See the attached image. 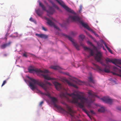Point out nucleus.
<instances>
[{
	"label": "nucleus",
	"mask_w": 121,
	"mask_h": 121,
	"mask_svg": "<svg viewBox=\"0 0 121 121\" xmlns=\"http://www.w3.org/2000/svg\"><path fill=\"white\" fill-rule=\"evenodd\" d=\"M53 84L57 90H60L62 89L64 90V91L61 92L60 94V96L61 98H65L69 100L68 96L72 97V99L70 100V102L72 103L78 104L79 106L82 109V110L87 114L91 119L92 120V118L91 116L85 109L84 108V104L86 103H89L93 102L95 100V97H98L95 94L94 92L91 90H89L88 92L89 95V97L86 98L77 93L75 94V92L71 94L68 93L65 89L63 88L61 84L59 83L55 82H54Z\"/></svg>",
	"instance_id": "1"
},
{
	"label": "nucleus",
	"mask_w": 121,
	"mask_h": 121,
	"mask_svg": "<svg viewBox=\"0 0 121 121\" xmlns=\"http://www.w3.org/2000/svg\"><path fill=\"white\" fill-rule=\"evenodd\" d=\"M28 78L30 80V81L29 82L30 87V89L33 91L37 88L36 84L42 87L47 92V89L48 88L47 85L49 86L52 85L51 84L45 80L44 81V83L41 81H39L38 80H35L29 77H28Z\"/></svg>",
	"instance_id": "2"
},
{
	"label": "nucleus",
	"mask_w": 121,
	"mask_h": 121,
	"mask_svg": "<svg viewBox=\"0 0 121 121\" xmlns=\"http://www.w3.org/2000/svg\"><path fill=\"white\" fill-rule=\"evenodd\" d=\"M69 19L71 20V21H67V22H69L71 21L78 22L81 24L84 27L93 33L96 36L99 37V35L98 34L96 33L95 31L89 27L86 23H84L82 20H81V18L77 15H70L69 16Z\"/></svg>",
	"instance_id": "3"
},
{
	"label": "nucleus",
	"mask_w": 121,
	"mask_h": 121,
	"mask_svg": "<svg viewBox=\"0 0 121 121\" xmlns=\"http://www.w3.org/2000/svg\"><path fill=\"white\" fill-rule=\"evenodd\" d=\"M28 70L29 72L30 73H34L35 72L40 73L45 79L50 80L52 79V78L49 77L47 75V73L49 72L48 70H44L43 71H42L40 69H35L33 67L30 66L29 67Z\"/></svg>",
	"instance_id": "4"
},
{
	"label": "nucleus",
	"mask_w": 121,
	"mask_h": 121,
	"mask_svg": "<svg viewBox=\"0 0 121 121\" xmlns=\"http://www.w3.org/2000/svg\"><path fill=\"white\" fill-rule=\"evenodd\" d=\"M58 4L63 7L66 11L68 12L73 14L75 15H76V13L72 10L69 8L68 6H66L63 2L61 0H55Z\"/></svg>",
	"instance_id": "5"
},
{
	"label": "nucleus",
	"mask_w": 121,
	"mask_h": 121,
	"mask_svg": "<svg viewBox=\"0 0 121 121\" xmlns=\"http://www.w3.org/2000/svg\"><path fill=\"white\" fill-rule=\"evenodd\" d=\"M62 103L66 105V108L68 111H67L65 110L64 109L62 108H60V107L58 106L59 108V107H60L61 109L64 112H66L67 114H70L71 117H74V114L75 113V112L73 111L69 106L64 102Z\"/></svg>",
	"instance_id": "6"
},
{
	"label": "nucleus",
	"mask_w": 121,
	"mask_h": 121,
	"mask_svg": "<svg viewBox=\"0 0 121 121\" xmlns=\"http://www.w3.org/2000/svg\"><path fill=\"white\" fill-rule=\"evenodd\" d=\"M39 6L41 7L43 9L47 12L48 13V15L49 16V15L52 14H53L55 10L52 7L49 6V9L48 10H47L46 9L45 7L40 1L39 2Z\"/></svg>",
	"instance_id": "7"
},
{
	"label": "nucleus",
	"mask_w": 121,
	"mask_h": 121,
	"mask_svg": "<svg viewBox=\"0 0 121 121\" xmlns=\"http://www.w3.org/2000/svg\"><path fill=\"white\" fill-rule=\"evenodd\" d=\"M93 64L97 69L99 70L100 71L102 72H104L106 73H109L110 72V69L109 68H108V67L107 66L105 67L104 69H103V68L100 67L98 65L94 63H93Z\"/></svg>",
	"instance_id": "8"
},
{
	"label": "nucleus",
	"mask_w": 121,
	"mask_h": 121,
	"mask_svg": "<svg viewBox=\"0 0 121 121\" xmlns=\"http://www.w3.org/2000/svg\"><path fill=\"white\" fill-rule=\"evenodd\" d=\"M95 59L98 62L102 60V52L100 51L97 52L95 56Z\"/></svg>",
	"instance_id": "9"
},
{
	"label": "nucleus",
	"mask_w": 121,
	"mask_h": 121,
	"mask_svg": "<svg viewBox=\"0 0 121 121\" xmlns=\"http://www.w3.org/2000/svg\"><path fill=\"white\" fill-rule=\"evenodd\" d=\"M65 36L66 38H68L69 40L71 42L73 46L75 47L77 50H79V46L73 41V40L71 37L67 35H65Z\"/></svg>",
	"instance_id": "10"
},
{
	"label": "nucleus",
	"mask_w": 121,
	"mask_h": 121,
	"mask_svg": "<svg viewBox=\"0 0 121 121\" xmlns=\"http://www.w3.org/2000/svg\"><path fill=\"white\" fill-rule=\"evenodd\" d=\"M45 19L47 21V23L49 25L51 26H53L55 28H56L57 30H60L59 28L50 19L47 17H45Z\"/></svg>",
	"instance_id": "11"
},
{
	"label": "nucleus",
	"mask_w": 121,
	"mask_h": 121,
	"mask_svg": "<svg viewBox=\"0 0 121 121\" xmlns=\"http://www.w3.org/2000/svg\"><path fill=\"white\" fill-rule=\"evenodd\" d=\"M102 100L105 102L111 104L113 101V99H110L108 96H106L102 99Z\"/></svg>",
	"instance_id": "12"
},
{
	"label": "nucleus",
	"mask_w": 121,
	"mask_h": 121,
	"mask_svg": "<svg viewBox=\"0 0 121 121\" xmlns=\"http://www.w3.org/2000/svg\"><path fill=\"white\" fill-rule=\"evenodd\" d=\"M51 101L53 103V104L54 107L57 108H58L59 107L57 105L56 103L57 102V99L55 97H51L50 98Z\"/></svg>",
	"instance_id": "13"
},
{
	"label": "nucleus",
	"mask_w": 121,
	"mask_h": 121,
	"mask_svg": "<svg viewBox=\"0 0 121 121\" xmlns=\"http://www.w3.org/2000/svg\"><path fill=\"white\" fill-rule=\"evenodd\" d=\"M117 60V59H114L112 60L108 58H106L105 60L107 63L108 62H112L115 65L117 64V62H119L117 61L118 60Z\"/></svg>",
	"instance_id": "14"
},
{
	"label": "nucleus",
	"mask_w": 121,
	"mask_h": 121,
	"mask_svg": "<svg viewBox=\"0 0 121 121\" xmlns=\"http://www.w3.org/2000/svg\"><path fill=\"white\" fill-rule=\"evenodd\" d=\"M11 43V42H9L8 43L4 44L0 46V48L2 49H5L7 47L9 46L10 45Z\"/></svg>",
	"instance_id": "15"
},
{
	"label": "nucleus",
	"mask_w": 121,
	"mask_h": 121,
	"mask_svg": "<svg viewBox=\"0 0 121 121\" xmlns=\"http://www.w3.org/2000/svg\"><path fill=\"white\" fill-rule=\"evenodd\" d=\"M84 50L86 51H90V55L91 56H93L94 55V52L90 48L86 47H84Z\"/></svg>",
	"instance_id": "16"
},
{
	"label": "nucleus",
	"mask_w": 121,
	"mask_h": 121,
	"mask_svg": "<svg viewBox=\"0 0 121 121\" xmlns=\"http://www.w3.org/2000/svg\"><path fill=\"white\" fill-rule=\"evenodd\" d=\"M35 35L36 36H37L40 38H44V39H46L48 37V36L47 35L42 34H39L36 33L35 34Z\"/></svg>",
	"instance_id": "17"
},
{
	"label": "nucleus",
	"mask_w": 121,
	"mask_h": 121,
	"mask_svg": "<svg viewBox=\"0 0 121 121\" xmlns=\"http://www.w3.org/2000/svg\"><path fill=\"white\" fill-rule=\"evenodd\" d=\"M66 83L68 84L69 86H73L76 88H78V87L75 85L73 84L72 83L70 82L69 80H66Z\"/></svg>",
	"instance_id": "18"
},
{
	"label": "nucleus",
	"mask_w": 121,
	"mask_h": 121,
	"mask_svg": "<svg viewBox=\"0 0 121 121\" xmlns=\"http://www.w3.org/2000/svg\"><path fill=\"white\" fill-rule=\"evenodd\" d=\"M50 68L55 70H60L61 69V68L58 66H51Z\"/></svg>",
	"instance_id": "19"
},
{
	"label": "nucleus",
	"mask_w": 121,
	"mask_h": 121,
	"mask_svg": "<svg viewBox=\"0 0 121 121\" xmlns=\"http://www.w3.org/2000/svg\"><path fill=\"white\" fill-rule=\"evenodd\" d=\"M90 75L91 76L88 78L89 81L90 82L94 84L95 83V81L93 80L92 78V77L91 73H90Z\"/></svg>",
	"instance_id": "20"
},
{
	"label": "nucleus",
	"mask_w": 121,
	"mask_h": 121,
	"mask_svg": "<svg viewBox=\"0 0 121 121\" xmlns=\"http://www.w3.org/2000/svg\"><path fill=\"white\" fill-rule=\"evenodd\" d=\"M36 13L38 15L41 16L43 14V12L42 11H40V9H38L36 10Z\"/></svg>",
	"instance_id": "21"
},
{
	"label": "nucleus",
	"mask_w": 121,
	"mask_h": 121,
	"mask_svg": "<svg viewBox=\"0 0 121 121\" xmlns=\"http://www.w3.org/2000/svg\"><path fill=\"white\" fill-rule=\"evenodd\" d=\"M103 43L104 44V45L106 48L111 53H112V51L110 49V48L108 47L106 43L105 42H104Z\"/></svg>",
	"instance_id": "22"
},
{
	"label": "nucleus",
	"mask_w": 121,
	"mask_h": 121,
	"mask_svg": "<svg viewBox=\"0 0 121 121\" xmlns=\"http://www.w3.org/2000/svg\"><path fill=\"white\" fill-rule=\"evenodd\" d=\"M50 2L52 4L53 7H55L58 10L59 9V7L56 6V5L53 2L51 1H50Z\"/></svg>",
	"instance_id": "23"
},
{
	"label": "nucleus",
	"mask_w": 121,
	"mask_h": 121,
	"mask_svg": "<svg viewBox=\"0 0 121 121\" xmlns=\"http://www.w3.org/2000/svg\"><path fill=\"white\" fill-rule=\"evenodd\" d=\"M105 109L104 108L101 107L100 109L98 110V112H104L105 111Z\"/></svg>",
	"instance_id": "24"
},
{
	"label": "nucleus",
	"mask_w": 121,
	"mask_h": 121,
	"mask_svg": "<svg viewBox=\"0 0 121 121\" xmlns=\"http://www.w3.org/2000/svg\"><path fill=\"white\" fill-rule=\"evenodd\" d=\"M85 37V36L83 35H80L79 36V39H82V41H83V40L84 39V38Z\"/></svg>",
	"instance_id": "25"
},
{
	"label": "nucleus",
	"mask_w": 121,
	"mask_h": 121,
	"mask_svg": "<svg viewBox=\"0 0 121 121\" xmlns=\"http://www.w3.org/2000/svg\"><path fill=\"white\" fill-rule=\"evenodd\" d=\"M87 43L89 44L90 45L92 46H93L94 48H95V46L90 41H87Z\"/></svg>",
	"instance_id": "26"
},
{
	"label": "nucleus",
	"mask_w": 121,
	"mask_h": 121,
	"mask_svg": "<svg viewBox=\"0 0 121 121\" xmlns=\"http://www.w3.org/2000/svg\"><path fill=\"white\" fill-rule=\"evenodd\" d=\"M99 62H100L103 66H105V67L107 66L102 61V60H100V61Z\"/></svg>",
	"instance_id": "27"
},
{
	"label": "nucleus",
	"mask_w": 121,
	"mask_h": 121,
	"mask_svg": "<svg viewBox=\"0 0 121 121\" xmlns=\"http://www.w3.org/2000/svg\"><path fill=\"white\" fill-rule=\"evenodd\" d=\"M45 95L48 96L50 98V97H52L50 95V94L48 93V92L47 93H45Z\"/></svg>",
	"instance_id": "28"
},
{
	"label": "nucleus",
	"mask_w": 121,
	"mask_h": 121,
	"mask_svg": "<svg viewBox=\"0 0 121 121\" xmlns=\"http://www.w3.org/2000/svg\"><path fill=\"white\" fill-rule=\"evenodd\" d=\"M82 5H81L80 6V9L79 10V12L80 13H81L82 9Z\"/></svg>",
	"instance_id": "29"
},
{
	"label": "nucleus",
	"mask_w": 121,
	"mask_h": 121,
	"mask_svg": "<svg viewBox=\"0 0 121 121\" xmlns=\"http://www.w3.org/2000/svg\"><path fill=\"white\" fill-rule=\"evenodd\" d=\"M117 60H118L117 61L119 62H117V64H121V60L118 59H117Z\"/></svg>",
	"instance_id": "30"
},
{
	"label": "nucleus",
	"mask_w": 121,
	"mask_h": 121,
	"mask_svg": "<svg viewBox=\"0 0 121 121\" xmlns=\"http://www.w3.org/2000/svg\"><path fill=\"white\" fill-rule=\"evenodd\" d=\"M6 82H7L6 80H4L3 82L2 85L1 86H3L6 83Z\"/></svg>",
	"instance_id": "31"
},
{
	"label": "nucleus",
	"mask_w": 121,
	"mask_h": 121,
	"mask_svg": "<svg viewBox=\"0 0 121 121\" xmlns=\"http://www.w3.org/2000/svg\"><path fill=\"white\" fill-rule=\"evenodd\" d=\"M77 34V33L76 32H71V35H72L74 36H75Z\"/></svg>",
	"instance_id": "32"
},
{
	"label": "nucleus",
	"mask_w": 121,
	"mask_h": 121,
	"mask_svg": "<svg viewBox=\"0 0 121 121\" xmlns=\"http://www.w3.org/2000/svg\"><path fill=\"white\" fill-rule=\"evenodd\" d=\"M42 29L45 31H46L47 30V29L45 28L44 26H42Z\"/></svg>",
	"instance_id": "33"
},
{
	"label": "nucleus",
	"mask_w": 121,
	"mask_h": 121,
	"mask_svg": "<svg viewBox=\"0 0 121 121\" xmlns=\"http://www.w3.org/2000/svg\"><path fill=\"white\" fill-rule=\"evenodd\" d=\"M27 53L26 52H25L23 54V56L26 57H27Z\"/></svg>",
	"instance_id": "34"
},
{
	"label": "nucleus",
	"mask_w": 121,
	"mask_h": 121,
	"mask_svg": "<svg viewBox=\"0 0 121 121\" xmlns=\"http://www.w3.org/2000/svg\"><path fill=\"white\" fill-rule=\"evenodd\" d=\"M43 102L42 101L40 102V103L39 104V106L41 107L42 106V104H43Z\"/></svg>",
	"instance_id": "35"
},
{
	"label": "nucleus",
	"mask_w": 121,
	"mask_h": 121,
	"mask_svg": "<svg viewBox=\"0 0 121 121\" xmlns=\"http://www.w3.org/2000/svg\"><path fill=\"white\" fill-rule=\"evenodd\" d=\"M90 112L92 114H95V112L92 110H90Z\"/></svg>",
	"instance_id": "36"
},
{
	"label": "nucleus",
	"mask_w": 121,
	"mask_h": 121,
	"mask_svg": "<svg viewBox=\"0 0 121 121\" xmlns=\"http://www.w3.org/2000/svg\"><path fill=\"white\" fill-rule=\"evenodd\" d=\"M30 20L32 22H34V20L33 19V18L31 17L30 18Z\"/></svg>",
	"instance_id": "37"
},
{
	"label": "nucleus",
	"mask_w": 121,
	"mask_h": 121,
	"mask_svg": "<svg viewBox=\"0 0 121 121\" xmlns=\"http://www.w3.org/2000/svg\"><path fill=\"white\" fill-rule=\"evenodd\" d=\"M120 68H121V67L120 66H118ZM119 72L121 74L120 75V77H121V70L120 69L119 70Z\"/></svg>",
	"instance_id": "38"
},
{
	"label": "nucleus",
	"mask_w": 121,
	"mask_h": 121,
	"mask_svg": "<svg viewBox=\"0 0 121 121\" xmlns=\"http://www.w3.org/2000/svg\"><path fill=\"white\" fill-rule=\"evenodd\" d=\"M80 44L82 46H83L84 44L83 43H82L81 42H80Z\"/></svg>",
	"instance_id": "39"
},
{
	"label": "nucleus",
	"mask_w": 121,
	"mask_h": 121,
	"mask_svg": "<svg viewBox=\"0 0 121 121\" xmlns=\"http://www.w3.org/2000/svg\"><path fill=\"white\" fill-rule=\"evenodd\" d=\"M50 18L52 20H54V21L55 20V19L52 17H50Z\"/></svg>",
	"instance_id": "40"
},
{
	"label": "nucleus",
	"mask_w": 121,
	"mask_h": 121,
	"mask_svg": "<svg viewBox=\"0 0 121 121\" xmlns=\"http://www.w3.org/2000/svg\"><path fill=\"white\" fill-rule=\"evenodd\" d=\"M65 74H66L67 75H69V73H66Z\"/></svg>",
	"instance_id": "41"
},
{
	"label": "nucleus",
	"mask_w": 121,
	"mask_h": 121,
	"mask_svg": "<svg viewBox=\"0 0 121 121\" xmlns=\"http://www.w3.org/2000/svg\"><path fill=\"white\" fill-rule=\"evenodd\" d=\"M86 85H89V86H91L89 84V83H88V84H86Z\"/></svg>",
	"instance_id": "42"
},
{
	"label": "nucleus",
	"mask_w": 121,
	"mask_h": 121,
	"mask_svg": "<svg viewBox=\"0 0 121 121\" xmlns=\"http://www.w3.org/2000/svg\"><path fill=\"white\" fill-rule=\"evenodd\" d=\"M9 35L7 33L6 34V36H7L8 35Z\"/></svg>",
	"instance_id": "43"
},
{
	"label": "nucleus",
	"mask_w": 121,
	"mask_h": 121,
	"mask_svg": "<svg viewBox=\"0 0 121 121\" xmlns=\"http://www.w3.org/2000/svg\"><path fill=\"white\" fill-rule=\"evenodd\" d=\"M90 36L91 37H92V36H91V35H90Z\"/></svg>",
	"instance_id": "44"
},
{
	"label": "nucleus",
	"mask_w": 121,
	"mask_h": 121,
	"mask_svg": "<svg viewBox=\"0 0 121 121\" xmlns=\"http://www.w3.org/2000/svg\"><path fill=\"white\" fill-rule=\"evenodd\" d=\"M113 74H115V73H113Z\"/></svg>",
	"instance_id": "45"
},
{
	"label": "nucleus",
	"mask_w": 121,
	"mask_h": 121,
	"mask_svg": "<svg viewBox=\"0 0 121 121\" xmlns=\"http://www.w3.org/2000/svg\"><path fill=\"white\" fill-rule=\"evenodd\" d=\"M115 68H116V69H117V67H115Z\"/></svg>",
	"instance_id": "46"
},
{
	"label": "nucleus",
	"mask_w": 121,
	"mask_h": 121,
	"mask_svg": "<svg viewBox=\"0 0 121 121\" xmlns=\"http://www.w3.org/2000/svg\"><path fill=\"white\" fill-rule=\"evenodd\" d=\"M61 26L62 27V25H61Z\"/></svg>",
	"instance_id": "47"
},
{
	"label": "nucleus",
	"mask_w": 121,
	"mask_h": 121,
	"mask_svg": "<svg viewBox=\"0 0 121 121\" xmlns=\"http://www.w3.org/2000/svg\"><path fill=\"white\" fill-rule=\"evenodd\" d=\"M41 93V94H43V93Z\"/></svg>",
	"instance_id": "48"
}]
</instances>
